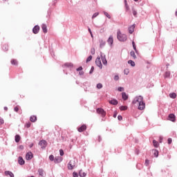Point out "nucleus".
Segmentation results:
<instances>
[{"label": "nucleus", "mask_w": 177, "mask_h": 177, "mask_svg": "<svg viewBox=\"0 0 177 177\" xmlns=\"http://www.w3.org/2000/svg\"><path fill=\"white\" fill-rule=\"evenodd\" d=\"M133 104H138V110H145L146 109V103L143 101V97L141 95L137 96L132 102Z\"/></svg>", "instance_id": "obj_1"}, {"label": "nucleus", "mask_w": 177, "mask_h": 177, "mask_svg": "<svg viewBox=\"0 0 177 177\" xmlns=\"http://www.w3.org/2000/svg\"><path fill=\"white\" fill-rule=\"evenodd\" d=\"M117 38L120 42H125L127 41V35L121 33L120 30L117 32Z\"/></svg>", "instance_id": "obj_2"}, {"label": "nucleus", "mask_w": 177, "mask_h": 177, "mask_svg": "<svg viewBox=\"0 0 177 177\" xmlns=\"http://www.w3.org/2000/svg\"><path fill=\"white\" fill-rule=\"evenodd\" d=\"M95 64L100 69L103 68V65L102 64V61L100 60V57H97L95 59Z\"/></svg>", "instance_id": "obj_3"}, {"label": "nucleus", "mask_w": 177, "mask_h": 177, "mask_svg": "<svg viewBox=\"0 0 177 177\" xmlns=\"http://www.w3.org/2000/svg\"><path fill=\"white\" fill-rule=\"evenodd\" d=\"M76 163H75V160H71L69 163L68 164V169H73L74 167H75Z\"/></svg>", "instance_id": "obj_4"}, {"label": "nucleus", "mask_w": 177, "mask_h": 177, "mask_svg": "<svg viewBox=\"0 0 177 177\" xmlns=\"http://www.w3.org/2000/svg\"><path fill=\"white\" fill-rule=\"evenodd\" d=\"M97 113L102 115V117H106V111L102 108L97 109Z\"/></svg>", "instance_id": "obj_5"}, {"label": "nucleus", "mask_w": 177, "mask_h": 177, "mask_svg": "<svg viewBox=\"0 0 177 177\" xmlns=\"http://www.w3.org/2000/svg\"><path fill=\"white\" fill-rule=\"evenodd\" d=\"M39 145L41 146L42 149H45L48 146V142L45 140H42L39 142Z\"/></svg>", "instance_id": "obj_6"}, {"label": "nucleus", "mask_w": 177, "mask_h": 177, "mask_svg": "<svg viewBox=\"0 0 177 177\" xmlns=\"http://www.w3.org/2000/svg\"><path fill=\"white\" fill-rule=\"evenodd\" d=\"M176 117L174 115V113H171L168 116L169 121H171L172 122H175Z\"/></svg>", "instance_id": "obj_7"}, {"label": "nucleus", "mask_w": 177, "mask_h": 177, "mask_svg": "<svg viewBox=\"0 0 177 177\" xmlns=\"http://www.w3.org/2000/svg\"><path fill=\"white\" fill-rule=\"evenodd\" d=\"M32 157H34V155L32 154V152H28L26 153V160H31L32 158Z\"/></svg>", "instance_id": "obj_8"}, {"label": "nucleus", "mask_w": 177, "mask_h": 177, "mask_svg": "<svg viewBox=\"0 0 177 177\" xmlns=\"http://www.w3.org/2000/svg\"><path fill=\"white\" fill-rule=\"evenodd\" d=\"M78 132H84V131H86V125L83 124L80 127L77 129Z\"/></svg>", "instance_id": "obj_9"}, {"label": "nucleus", "mask_w": 177, "mask_h": 177, "mask_svg": "<svg viewBox=\"0 0 177 177\" xmlns=\"http://www.w3.org/2000/svg\"><path fill=\"white\" fill-rule=\"evenodd\" d=\"M33 34H38L39 32V26H35L32 29Z\"/></svg>", "instance_id": "obj_10"}, {"label": "nucleus", "mask_w": 177, "mask_h": 177, "mask_svg": "<svg viewBox=\"0 0 177 177\" xmlns=\"http://www.w3.org/2000/svg\"><path fill=\"white\" fill-rule=\"evenodd\" d=\"M41 28H42L43 32H44V34H46V32H48V27L46 26V24H43L41 25Z\"/></svg>", "instance_id": "obj_11"}, {"label": "nucleus", "mask_w": 177, "mask_h": 177, "mask_svg": "<svg viewBox=\"0 0 177 177\" xmlns=\"http://www.w3.org/2000/svg\"><path fill=\"white\" fill-rule=\"evenodd\" d=\"M109 103L110 104H113V106H117V104H118V101L117 100H109Z\"/></svg>", "instance_id": "obj_12"}, {"label": "nucleus", "mask_w": 177, "mask_h": 177, "mask_svg": "<svg viewBox=\"0 0 177 177\" xmlns=\"http://www.w3.org/2000/svg\"><path fill=\"white\" fill-rule=\"evenodd\" d=\"M18 162L20 165H24L25 161L22 157L19 156L18 158Z\"/></svg>", "instance_id": "obj_13"}, {"label": "nucleus", "mask_w": 177, "mask_h": 177, "mask_svg": "<svg viewBox=\"0 0 177 177\" xmlns=\"http://www.w3.org/2000/svg\"><path fill=\"white\" fill-rule=\"evenodd\" d=\"M5 175H6V176H10V177H15V174H13L12 173V171H5Z\"/></svg>", "instance_id": "obj_14"}, {"label": "nucleus", "mask_w": 177, "mask_h": 177, "mask_svg": "<svg viewBox=\"0 0 177 177\" xmlns=\"http://www.w3.org/2000/svg\"><path fill=\"white\" fill-rule=\"evenodd\" d=\"M134 30H135V25H132L129 28V34H132Z\"/></svg>", "instance_id": "obj_15"}, {"label": "nucleus", "mask_w": 177, "mask_h": 177, "mask_svg": "<svg viewBox=\"0 0 177 177\" xmlns=\"http://www.w3.org/2000/svg\"><path fill=\"white\" fill-rule=\"evenodd\" d=\"M106 45V41L103 39H100V47L103 48Z\"/></svg>", "instance_id": "obj_16"}, {"label": "nucleus", "mask_w": 177, "mask_h": 177, "mask_svg": "<svg viewBox=\"0 0 177 177\" xmlns=\"http://www.w3.org/2000/svg\"><path fill=\"white\" fill-rule=\"evenodd\" d=\"M133 48L137 55H139V51L136 49V44H135V41H132Z\"/></svg>", "instance_id": "obj_17"}, {"label": "nucleus", "mask_w": 177, "mask_h": 177, "mask_svg": "<svg viewBox=\"0 0 177 177\" xmlns=\"http://www.w3.org/2000/svg\"><path fill=\"white\" fill-rule=\"evenodd\" d=\"M79 176H81V177L86 176V173L84 172V171H82V170H80V171H79Z\"/></svg>", "instance_id": "obj_18"}, {"label": "nucleus", "mask_w": 177, "mask_h": 177, "mask_svg": "<svg viewBox=\"0 0 177 177\" xmlns=\"http://www.w3.org/2000/svg\"><path fill=\"white\" fill-rule=\"evenodd\" d=\"M122 97L123 100H128V95H127L126 93H122Z\"/></svg>", "instance_id": "obj_19"}, {"label": "nucleus", "mask_w": 177, "mask_h": 177, "mask_svg": "<svg viewBox=\"0 0 177 177\" xmlns=\"http://www.w3.org/2000/svg\"><path fill=\"white\" fill-rule=\"evenodd\" d=\"M30 121H31V122H35V121H37V116L35 115L30 116Z\"/></svg>", "instance_id": "obj_20"}, {"label": "nucleus", "mask_w": 177, "mask_h": 177, "mask_svg": "<svg viewBox=\"0 0 177 177\" xmlns=\"http://www.w3.org/2000/svg\"><path fill=\"white\" fill-rule=\"evenodd\" d=\"M21 137L19 135L15 136V142L17 143H19L20 142Z\"/></svg>", "instance_id": "obj_21"}, {"label": "nucleus", "mask_w": 177, "mask_h": 177, "mask_svg": "<svg viewBox=\"0 0 177 177\" xmlns=\"http://www.w3.org/2000/svg\"><path fill=\"white\" fill-rule=\"evenodd\" d=\"M113 36H110L109 38L108 39V43H109L111 45H113Z\"/></svg>", "instance_id": "obj_22"}, {"label": "nucleus", "mask_w": 177, "mask_h": 177, "mask_svg": "<svg viewBox=\"0 0 177 177\" xmlns=\"http://www.w3.org/2000/svg\"><path fill=\"white\" fill-rule=\"evenodd\" d=\"M120 110H121L122 111H124L125 110H128V106H121L120 107Z\"/></svg>", "instance_id": "obj_23"}, {"label": "nucleus", "mask_w": 177, "mask_h": 177, "mask_svg": "<svg viewBox=\"0 0 177 177\" xmlns=\"http://www.w3.org/2000/svg\"><path fill=\"white\" fill-rule=\"evenodd\" d=\"M11 64H12L13 66H17V64H18L17 60H16V59H12V60H11Z\"/></svg>", "instance_id": "obj_24"}, {"label": "nucleus", "mask_w": 177, "mask_h": 177, "mask_svg": "<svg viewBox=\"0 0 177 177\" xmlns=\"http://www.w3.org/2000/svg\"><path fill=\"white\" fill-rule=\"evenodd\" d=\"M55 162H62V158L57 157L55 158Z\"/></svg>", "instance_id": "obj_25"}, {"label": "nucleus", "mask_w": 177, "mask_h": 177, "mask_svg": "<svg viewBox=\"0 0 177 177\" xmlns=\"http://www.w3.org/2000/svg\"><path fill=\"white\" fill-rule=\"evenodd\" d=\"M130 55L131 56V57H133V59H136V55L135 54L134 51H131L130 52Z\"/></svg>", "instance_id": "obj_26"}, {"label": "nucleus", "mask_w": 177, "mask_h": 177, "mask_svg": "<svg viewBox=\"0 0 177 177\" xmlns=\"http://www.w3.org/2000/svg\"><path fill=\"white\" fill-rule=\"evenodd\" d=\"M38 172H39V175H40V176H44V169H39L38 170Z\"/></svg>", "instance_id": "obj_27"}, {"label": "nucleus", "mask_w": 177, "mask_h": 177, "mask_svg": "<svg viewBox=\"0 0 177 177\" xmlns=\"http://www.w3.org/2000/svg\"><path fill=\"white\" fill-rule=\"evenodd\" d=\"M169 96H170V97H171V99H175V98H176V93H170V94H169Z\"/></svg>", "instance_id": "obj_28"}, {"label": "nucleus", "mask_w": 177, "mask_h": 177, "mask_svg": "<svg viewBox=\"0 0 177 177\" xmlns=\"http://www.w3.org/2000/svg\"><path fill=\"white\" fill-rule=\"evenodd\" d=\"M153 145L154 147H158V142H157L156 140H153Z\"/></svg>", "instance_id": "obj_29"}, {"label": "nucleus", "mask_w": 177, "mask_h": 177, "mask_svg": "<svg viewBox=\"0 0 177 177\" xmlns=\"http://www.w3.org/2000/svg\"><path fill=\"white\" fill-rule=\"evenodd\" d=\"M128 63H129V64H131V66L132 67H135V62H133L132 60H129Z\"/></svg>", "instance_id": "obj_30"}, {"label": "nucleus", "mask_w": 177, "mask_h": 177, "mask_svg": "<svg viewBox=\"0 0 177 177\" xmlns=\"http://www.w3.org/2000/svg\"><path fill=\"white\" fill-rule=\"evenodd\" d=\"M152 151H153V156H155V157H158V151L155 149V150H153Z\"/></svg>", "instance_id": "obj_31"}, {"label": "nucleus", "mask_w": 177, "mask_h": 177, "mask_svg": "<svg viewBox=\"0 0 177 177\" xmlns=\"http://www.w3.org/2000/svg\"><path fill=\"white\" fill-rule=\"evenodd\" d=\"M104 15L108 19H111V16H110L107 12L104 11Z\"/></svg>", "instance_id": "obj_32"}, {"label": "nucleus", "mask_w": 177, "mask_h": 177, "mask_svg": "<svg viewBox=\"0 0 177 177\" xmlns=\"http://www.w3.org/2000/svg\"><path fill=\"white\" fill-rule=\"evenodd\" d=\"M97 89H102V88H103V84H102L101 83H98L97 84Z\"/></svg>", "instance_id": "obj_33"}, {"label": "nucleus", "mask_w": 177, "mask_h": 177, "mask_svg": "<svg viewBox=\"0 0 177 177\" xmlns=\"http://www.w3.org/2000/svg\"><path fill=\"white\" fill-rule=\"evenodd\" d=\"M102 60L103 64H104V65L107 64V60H106V58L102 57Z\"/></svg>", "instance_id": "obj_34"}, {"label": "nucleus", "mask_w": 177, "mask_h": 177, "mask_svg": "<svg viewBox=\"0 0 177 177\" xmlns=\"http://www.w3.org/2000/svg\"><path fill=\"white\" fill-rule=\"evenodd\" d=\"M169 75H171V73H169V72H166L165 74V77L166 78H168L169 77Z\"/></svg>", "instance_id": "obj_35"}, {"label": "nucleus", "mask_w": 177, "mask_h": 177, "mask_svg": "<svg viewBox=\"0 0 177 177\" xmlns=\"http://www.w3.org/2000/svg\"><path fill=\"white\" fill-rule=\"evenodd\" d=\"M124 73L126 74V75H128V74H129V69H124Z\"/></svg>", "instance_id": "obj_36"}, {"label": "nucleus", "mask_w": 177, "mask_h": 177, "mask_svg": "<svg viewBox=\"0 0 177 177\" xmlns=\"http://www.w3.org/2000/svg\"><path fill=\"white\" fill-rule=\"evenodd\" d=\"M99 16V12H95L93 14L92 19H95V17H97Z\"/></svg>", "instance_id": "obj_37"}, {"label": "nucleus", "mask_w": 177, "mask_h": 177, "mask_svg": "<svg viewBox=\"0 0 177 177\" xmlns=\"http://www.w3.org/2000/svg\"><path fill=\"white\" fill-rule=\"evenodd\" d=\"M25 127H26V128H30V127H31V122H28V123H26V124H25Z\"/></svg>", "instance_id": "obj_38"}, {"label": "nucleus", "mask_w": 177, "mask_h": 177, "mask_svg": "<svg viewBox=\"0 0 177 177\" xmlns=\"http://www.w3.org/2000/svg\"><path fill=\"white\" fill-rule=\"evenodd\" d=\"M92 60V55H90L87 59H86V63L91 62Z\"/></svg>", "instance_id": "obj_39"}, {"label": "nucleus", "mask_w": 177, "mask_h": 177, "mask_svg": "<svg viewBox=\"0 0 177 177\" xmlns=\"http://www.w3.org/2000/svg\"><path fill=\"white\" fill-rule=\"evenodd\" d=\"M65 66L66 67H73V64H71V63H66V64H65Z\"/></svg>", "instance_id": "obj_40"}, {"label": "nucleus", "mask_w": 177, "mask_h": 177, "mask_svg": "<svg viewBox=\"0 0 177 177\" xmlns=\"http://www.w3.org/2000/svg\"><path fill=\"white\" fill-rule=\"evenodd\" d=\"M49 160H50V161H53V160H55V156H53V155H50V156H49Z\"/></svg>", "instance_id": "obj_41"}, {"label": "nucleus", "mask_w": 177, "mask_h": 177, "mask_svg": "<svg viewBox=\"0 0 177 177\" xmlns=\"http://www.w3.org/2000/svg\"><path fill=\"white\" fill-rule=\"evenodd\" d=\"M145 164L146 167H147L149 165V164H150V160L147 159L145 160Z\"/></svg>", "instance_id": "obj_42"}, {"label": "nucleus", "mask_w": 177, "mask_h": 177, "mask_svg": "<svg viewBox=\"0 0 177 177\" xmlns=\"http://www.w3.org/2000/svg\"><path fill=\"white\" fill-rule=\"evenodd\" d=\"M4 120L2 118H0V125H3V124H4Z\"/></svg>", "instance_id": "obj_43"}, {"label": "nucleus", "mask_w": 177, "mask_h": 177, "mask_svg": "<svg viewBox=\"0 0 177 177\" xmlns=\"http://www.w3.org/2000/svg\"><path fill=\"white\" fill-rule=\"evenodd\" d=\"M14 110H15V111H16V113H17V111H19V106H15V107L14 108Z\"/></svg>", "instance_id": "obj_44"}, {"label": "nucleus", "mask_w": 177, "mask_h": 177, "mask_svg": "<svg viewBox=\"0 0 177 177\" xmlns=\"http://www.w3.org/2000/svg\"><path fill=\"white\" fill-rule=\"evenodd\" d=\"M59 154L60 156H64V151H63V149L59 150Z\"/></svg>", "instance_id": "obj_45"}, {"label": "nucleus", "mask_w": 177, "mask_h": 177, "mask_svg": "<svg viewBox=\"0 0 177 177\" xmlns=\"http://www.w3.org/2000/svg\"><path fill=\"white\" fill-rule=\"evenodd\" d=\"M94 70H95V67L92 66L91 68V71H90L89 73H90V74H92V73H93Z\"/></svg>", "instance_id": "obj_46"}, {"label": "nucleus", "mask_w": 177, "mask_h": 177, "mask_svg": "<svg viewBox=\"0 0 177 177\" xmlns=\"http://www.w3.org/2000/svg\"><path fill=\"white\" fill-rule=\"evenodd\" d=\"M118 91L119 92H122V91H124V88L123 87H118Z\"/></svg>", "instance_id": "obj_47"}, {"label": "nucleus", "mask_w": 177, "mask_h": 177, "mask_svg": "<svg viewBox=\"0 0 177 177\" xmlns=\"http://www.w3.org/2000/svg\"><path fill=\"white\" fill-rule=\"evenodd\" d=\"M167 142L168 145H171V143H172V138H168Z\"/></svg>", "instance_id": "obj_48"}, {"label": "nucleus", "mask_w": 177, "mask_h": 177, "mask_svg": "<svg viewBox=\"0 0 177 177\" xmlns=\"http://www.w3.org/2000/svg\"><path fill=\"white\" fill-rule=\"evenodd\" d=\"M19 150H24V146H23V145H19Z\"/></svg>", "instance_id": "obj_49"}, {"label": "nucleus", "mask_w": 177, "mask_h": 177, "mask_svg": "<svg viewBox=\"0 0 177 177\" xmlns=\"http://www.w3.org/2000/svg\"><path fill=\"white\" fill-rule=\"evenodd\" d=\"M114 80H115V81H118V80H120V77H118V75H115L114 77Z\"/></svg>", "instance_id": "obj_50"}, {"label": "nucleus", "mask_w": 177, "mask_h": 177, "mask_svg": "<svg viewBox=\"0 0 177 177\" xmlns=\"http://www.w3.org/2000/svg\"><path fill=\"white\" fill-rule=\"evenodd\" d=\"M91 55H95V48H91Z\"/></svg>", "instance_id": "obj_51"}, {"label": "nucleus", "mask_w": 177, "mask_h": 177, "mask_svg": "<svg viewBox=\"0 0 177 177\" xmlns=\"http://www.w3.org/2000/svg\"><path fill=\"white\" fill-rule=\"evenodd\" d=\"M133 16H136L138 15V12H136V10H133Z\"/></svg>", "instance_id": "obj_52"}, {"label": "nucleus", "mask_w": 177, "mask_h": 177, "mask_svg": "<svg viewBox=\"0 0 177 177\" xmlns=\"http://www.w3.org/2000/svg\"><path fill=\"white\" fill-rule=\"evenodd\" d=\"M73 177H78V174L76 172H73Z\"/></svg>", "instance_id": "obj_53"}, {"label": "nucleus", "mask_w": 177, "mask_h": 177, "mask_svg": "<svg viewBox=\"0 0 177 177\" xmlns=\"http://www.w3.org/2000/svg\"><path fill=\"white\" fill-rule=\"evenodd\" d=\"M118 119L119 120V121H122V116L118 115Z\"/></svg>", "instance_id": "obj_54"}, {"label": "nucleus", "mask_w": 177, "mask_h": 177, "mask_svg": "<svg viewBox=\"0 0 177 177\" xmlns=\"http://www.w3.org/2000/svg\"><path fill=\"white\" fill-rule=\"evenodd\" d=\"M82 71V66H80L77 68V71Z\"/></svg>", "instance_id": "obj_55"}, {"label": "nucleus", "mask_w": 177, "mask_h": 177, "mask_svg": "<svg viewBox=\"0 0 177 177\" xmlns=\"http://www.w3.org/2000/svg\"><path fill=\"white\" fill-rule=\"evenodd\" d=\"M98 142H102V137L100 136H98Z\"/></svg>", "instance_id": "obj_56"}, {"label": "nucleus", "mask_w": 177, "mask_h": 177, "mask_svg": "<svg viewBox=\"0 0 177 177\" xmlns=\"http://www.w3.org/2000/svg\"><path fill=\"white\" fill-rule=\"evenodd\" d=\"M32 146H34V143H31V144L29 145V147L31 149V147H32Z\"/></svg>", "instance_id": "obj_57"}, {"label": "nucleus", "mask_w": 177, "mask_h": 177, "mask_svg": "<svg viewBox=\"0 0 177 177\" xmlns=\"http://www.w3.org/2000/svg\"><path fill=\"white\" fill-rule=\"evenodd\" d=\"M80 75H84V72L83 71H81L79 73Z\"/></svg>", "instance_id": "obj_58"}, {"label": "nucleus", "mask_w": 177, "mask_h": 177, "mask_svg": "<svg viewBox=\"0 0 177 177\" xmlns=\"http://www.w3.org/2000/svg\"><path fill=\"white\" fill-rule=\"evenodd\" d=\"M113 118H117V113H115L113 114Z\"/></svg>", "instance_id": "obj_59"}, {"label": "nucleus", "mask_w": 177, "mask_h": 177, "mask_svg": "<svg viewBox=\"0 0 177 177\" xmlns=\"http://www.w3.org/2000/svg\"><path fill=\"white\" fill-rule=\"evenodd\" d=\"M4 110H5L6 111H8V106H5V107H4Z\"/></svg>", "instance_id": "obj_60"}, {"label": "nucleus", "mask_w": 177, "mask_h": 177, "mask_svg": "<svg viewBox=\"0 0 177 177\" xmlns=\"http://www.w3.org/2000/svg\"><path fill=\"white\" fill-rule=\"evenodd\" d=\"M88 32H90V34H92V30H91V28H88Z\"/></svg>", "instance_id": "obj_61"}, {"label": "nucleus", "mask_w": 177, "mask_h": 177, "mask_svg": "<svg viewBox=\"0 0 177 177\" xmlns=\"http://www.w3.org/2000/svg\"><path fill=\"white\" fill-rule=\"evenodd\" d=\"M91 38H93V35L92 34V32H91Z\"/></svg>", "instance_id": "obj_62"}, {"label": "nucleus", "mask_w": 177, "mask_h": 177, "mask_svg": "<svg viewBox=\"0 0 177 177\" xmlns=\"http://www.w3.org/2000/svg\"><path fill=\"white\" fill-rule=\"evenodd\" d=\"M124 2H125V3H126V5H127V0H124Z\"/></svg>", "instance_id": "obj_63"}, {"label": "nucleus", "mask_w": 177, "mask_h": 177, "mask_svg": "<svg viewBox=\"0 0 177 177\" xmlns=\"http://www.w3.org/2000/svg\"><path fill=\"white\" fill-rule=\"evenodd\" d=\"M176 16H177V11L176 12Z\"/></svg>", "instance_id": "obj_64"}]
</instances>
